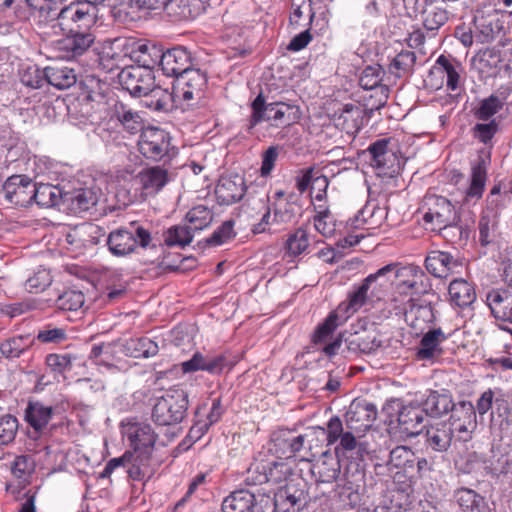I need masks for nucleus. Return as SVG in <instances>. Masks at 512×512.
Wrapping results in <instances>:
<instances>
[{"label":"nucleus","instance_id":"nucleus-36","mask_svg":"<svg viewBox=\"0 0 512 512\" xmlns=\"http://www.w3.org/2000/svg\"><path fill=\"white\" fill-rule=\"evenodd\" d=\"M35 455L33 459L29 455L17 456L12 466L13 474L18 478H24L30 475L34 471L35 464L37 463L41 468H48L52 465L56 457L50 450V455L46 456L44 452L41 453V459L39 453L32 452Z\"/></svg>","mask_w":512,"mask_h":512},{"label":"nucleus","instance_id":"nucleus-17","mask_svg":"<svg viewBox=\"0 0 512 512\" xmlns=\"http://www.w3.org/2000/svg\"><path fill=\"white\" fill-rule=\"evenodd\" d=\"M95 54L98 67L105 72L121 71L128 65V47L123 41L104 43Z\"/></svg>","mask_w":512,"mask_h":512},{"label":"nucleus","instance_id":"nucleus-47","mask_svg":"<svg viewBox=\"0 0 512 512\" xmlns=\"http://www.w3.org/2000/svg\"><path fill=\"white\" fill-rule=\"evenodd\" d=\"M212 220L213 212L204 205L193 207L185 216V222L194 232L207 228L212 223Z\"/></svg>","mask_w":512,"mask_h":512},{"label":"nucleus","instance_id":"nucleus-50","mask_svg":"<svg viewBox=\"0 0 512 512\" xmlns=\"http://www.w3.org/2000/svg\"><path fill=\"white\" fill-rule=\"evenodd\" d=\"M31 344L28 335L13 336L0 344V351L6 358H18Z\"/></svg>","mask_w":512,"mask_h":512},{"label":"nucleus","instance_id":"nucleus-20","mask_svg":"<svg viewBox=\"0 0 512 512\" xmlns=\"http://www.w3.org/2000/svg\"><path fill=\"white\" fill-rule=\"evenodd\" d=\"M268 485L271 490H277L288 484L302 482L296 473L295 459H278L265 465Z\"/></svg>","mask_w":512,"mask_h":512},{"label":"nucleus","instance_id":"nucleus-38","mask_svg":"<svg viewBox=\"0 0 512 512\" xmlns=\"http://www.w3.org/2000/svg\"><path fill=\"white\" fill-rule=\"evenodd\" d=\"M111 118L116 119L125 130L134 134L142 131V119L138 112L132 110L122 102L114 101Z\"/></svg>","mask_w":512,"mask_h":512},{"label":"nucleus","instance_id":"nucleus-42","mask_svg":"<svg viewBox=\"0 0 512 512\" xmlns=\"http://www.w3.org/2000/svg\"><path fill=\"white\" fill-rule=\"evenodd\" d=\"M448 291L451 302L459 307H467L476 299L474 287L462 278L453 280Z\"/></svg>","mask_w":512,"mask_h":512},{"label":"nucleus","instance_id":"nucleus-64","mask_svg":"<svg viewBox=\"0 0 512 512\" xmlns=\"http://www.w3.org/2000/svg\"><path fill=\"white\" fill-rule=\"evenodd\" d=\"M30 162L33 165V172L36 178L44 176L48 179H52L56 174L55 163L46 156H35L30 160Z\"/></svg>","mask_w":512,"mask_h":512},{"label":"nucleus","instance_id":"nucleus-41","mask_svg":"<svg viewBox=\"0 0 512 512\" xmlns=\"http://www.w3.org/2000/svg\"><path fill=\"white\" fill-rule=\"evenodd\" d=\"M124 343V356L149 358L158 353V345L148 337L131 338Z\"/></svg>","mask_w":512,"mask_h":512},{"label":"nucleus","instance_id":"nucleus-35","mask_svg":"<svg viewBox=\"0 0 512 512\" xmlns=\"http://www.w3.org/2000/svg\"><path fill=\"white\" fill-rule=\"evenodd\" d=\"M140 98L143 106L154 111H168L172 102L176 100L174 91L170 92L169 89L156 86L154 83L140 95Z\"/></svg>","mask_w":512,"mask_h":512},{"label":"nucleus","instance_id":"nucleus-4","mask_svg":"<svg viewBox=\"0 0 512 512\" xmlns=\"http://www.w3.org/2000/svg\"><path fill=\"white\" fill-rule=\"evenodd\" d=\"M378 277L377 271L369 274L362 284L349 294L348 301L341 303L335 311L330 313L325 322L322 323V344L326 342L325 336L328 333L332 332L337 326L344 323L368 301H371L369 296V287Z\"/></svg>","mask_w":512,"mask_h":512},{"label":"nucleus","instance_id":"nucleus-59","mask_svg":"<svg viewBox=\"0 0 512 512\" xmlns=\"http://www.w3.org/2000/svg\"><path fill=\"white\" fill-rule=\"evenodd\" d=\"M447 19L446 11L439 7L431 6L423 12V25L427 30H437Z\"/></svg>","mask_w":512,"mask_h":512},{"label":"nucleus","instance_id":"nucleus-53","mask_svg":"<svg viewBox=\"0 0 512 512\" xmlns=\"http://www.w3.org/2000/svg\"><path fill=\"white\" fill-rule=\"evenodd\" d=\"M85 302V296L81 291L67 290L56 299L55 305L63 311H77Z\"/></svg>","mask_w":512,"mask_h":512},{"label":"nucleus","instance_id":"nucleus-45","mask_svg":"<svg viewBox=\"0 0 512 512\" xmlns=\"http://www.w3.org/2000/svg\"><path fill=\"white\" fill-rule=\"evenodd\" d=\"M194 233V230L185 222L170 227L164 234V241L169 247H184L192 242Z\"/></svg>","mask_w":512,"mask_h":512},{"label":"nucleus","instance_id":"nucleus-40","mask_svg":"<svg viewBox=\"0 0 512 512\" xmlns=\"http://www.w3.org/2000/svg\"><path fill=\"white\" fill-rule=\"evenodd\" d=\"M421 407L425 411V418H427V416L439 417L453 411L455 405L450 395L431 391Z\"/></svg>","mask_w":512,"mask_h":512},{"label":"nucleus","instance_id":"nucleus-25","mask_svg":"<svg viewBox=\"0 0 512 512\" xmlns=\"http://www.w3.org/2000/svg\"><path fill=\"white\" fill-rule=\"evenodd\" d=\"M246 190L244 177L234 174L219 179L215 188V195L220 205H231L240 201Z\"/></svg>","mask_w":512,"mask_h":512},{"label":"nucleus","instance_id":"nucleus-6","mask_svg":"<svg viewBox=\"0 0 512 512\" xmlns=\"http://www.w3.org/2000/svg\"><path fill=\"white\" fill-rule=\"evenodd\" d=\"M152 240L151 233L137 223L112 230L107 237L108 249L114 256L124 257L135 252L137 247L147 248Z\"/></svg>","mask_w":512,"mask_h":512},{"label":"nucleus","instance_id":"nucleus-5","mask_svg":"<svg viewBox=\"0 0 512 512\" xmlns=\"http://www.w3.org/2000/svg\"><path fill=\"white\" fill-rule=\"evenodd\" d=\"M53 409L51 406H45L40 402H30L25 410V420L30 428L27 431L25 448L29 452L50 455V447L43 437V430L52 418Z\"/></svg>","mask_w":512,"mask_h":512},{"label":"nucleus","instance_id":"nucleus-23","mask_svg":"<svg viewBox=\"0 0 512 512\" xmlns=\"http://www.w3.org/2000/svg\"><path fill=\"white\" fill-rule=\"evenodd\" d=\"M304 443L305 436L295 434L292 431L281 430L273 434L270 451L278 459H294L296 453L304 446Z\"/></svg>","mask_w":512,"mask_h":512},{"label":"nucleus","instance_id":"nucleus-52","mask_svg":"<svg viewBox=\"0 0 512 512\" xmlns=\"http://www.w3.org/2000/svg\"><path fill=\"white\" fill-rule=\"evenodd\" d=\"M416 55L409 50L399 52L390 64V71L397 77H401L409 73L415 64Z\"/></svg>","mask_w":512,"mask_h":512},{"label":"nucleus","instance_id":"nucleus-54","mask_svg":"<svg viewBox=\"0 0 512 512\" xmlns=\"http://www.w3.org/2000/svg\"><path fill=\"white\" fill-rule=\"evenodd\" d=\"M308 246V233L303 229L296 230L286 241L287 254L291 257H296L302 254Z\"/></svg>","mask_w":512,"mask_h":512},{"label":"nucleus","instance_id":"nucleus-1","mask_svg":"<svg viewBox=\"0 0 512 512\" xmlns=\"http://www.w3.org/2000/svg\"><path fill=\"white\" fill-rule=\"evenodd\" d=\"M346 93L338 91L322 104V137L336 144L328 153L341 148L344 135L353 139L368 123V108L359 102L344 99Z\"/></svg>","mask_w":512,"mask_h":512},{"label":"nucleus","instance_id":"nucleus-63","mask_svg":"<svg viewBox=\"0 0 512 512\" xmlns=\"http://www.w3.org/2000/svg\"><path fill=\"white\" fill-rule=\"evenodd\" d=\"M170 5L179 9V16L185 19L196 17L202 10L201 0H172Z\"/></svg>","mask_w":512,"mask_h":512},{"label":"nucleus","instance_id":"nucleus-10","mask_svg":"<svg viewBox=\"0 0 512 512\" xmlns=\"http://www.w3.org/2000/svg\"><path fill=\"white\" fill-rule=\"evenodd\" d=\"M207 85L205 72L200 69L188 70L175 80L174 96L188 107L201 105L205 99Z\"/></svg>","mask_w":512,"mask_h":512},{"label":"nucleus","instance_id":"nucleus-19","mask_svg":"<svg viewBox=\"0 0 512 512\" xmlns=\"http://www.w3.org/2000/svg\"><path fill=\"white\" fill-rule=\"evenodd\" d=\"M118 80L124 90L134 97H140L153 85L154 76L149 69L127 65L118 73Z\"/></svg>","mask_w":512,"mask_h":512},{"label":"nucleus","instance_id":"nucleus-2","mask_svg":"<svg viewBox=\"0 0 512 512\" xmlns=\"http://www.w3.org/2000/svg\"><path fill=\"white\" fill-rule=\"evenodd\" d=\"M377 275L389 276L391 283H394L393 301L397 308L405 309V305L412 303L428 289L427 277L417 265L390 263L378 269Z\"/></svg>","mask_w":512,"mask_h":512},{"label":"nucleus","instance_id":"nucleus-7","mask_svg":"<svg viewBox=\"0 0 512 512\" xmlns=\"http://www.w3.org/2000/svg\"><path fill=\"white\" fill-rule=\"evenodd\" d=\"M384 410L390 415L396 413L400 437L416 436L425 427V411L420 403L393 399L386 404Z\"/></svg>","mask_w":512,"mask_h":512},{"label":"nucleus","instance_id":"nucleus-26","mask_svg":"<svg viewBox=\"0 0 512 512\" xmlns=\"http://www.w3.org/2000/svg\"><path fill=\"white\" fill-rule=\"evenodd\" d=\"M301 482L288 484L274 491V507L277 512H299L305 505Z\"/></svg>","mask_w":512,"mask_h":512},{"label":"nucleus","instance_id":"nucleus-15","mask_svg":"<svg viewBox=\"0 0 512 512\" xmlns=\"http://www.w3.org/2000/svg\"><path fill=\"white\" fill-rule=\"evenodd\" d=\"M171 146V137L168 132L158 127H146L142 130L138 148L140 153L153 161L162 160L168 155Z\"/></svg>","mask_w":512,"mask_h":512},{"label":"nucleus","instance_id":"nucleus-28","mask_svg":"<svg viewBox=\"0 0 512 512\" xmlns=\"http://www.w3.org/2000/svg\"><path fill=\"white\" fill-rule=\"evenodd\" d=\"M128 47V57L137 63V67L152 69L160 65L162 48L150 42H133Z\"/></svg>","mask_w":512,"mask_h":512},{"label":"nucleus","instance_id":"nucleus-55","mask_svg":"<svg viewBox=\"0 0 512 512\" xmlns=\"http://www.w3.org/2000/svg\"><path fill=\"white\" fill-rule=\"evenodd\" d=\"M313 17L312 6L310 0H293L292 12L289 20L292 25H300L302 18L310 23Z\"/></svg>","mask_w":512,"mask_h":512},{"label":"nucleus","instance_id":"nucleus-32","mask_svg":"<svg viewBox=\"0 0 512 512\" xmlns=\"http://www.w3.org/2000/svg\"><path fill=\"white\" fill-rule=\"evenodd\" d=\"M255 493L246 489L235 490L222 502L223 512H260Z\"/></svg>","mask_w":512,"mask_h":512},{"label":"nucleus","instance_id":"nucleus-33","mask_svg":"<svg viewBox=\"0 0 512 512\" xmlns=\"http://www.w3.org/2000/svg\"><path fill=\"white\" fill-rule=\"evenodd\" d=\"M447 334L441 328H429L422 336L417 349V358L431 360L442 354L441 345L447 340Z\"/></svg>","mask_w":512,"mask_h":512},{"label":"nucleus","instance_id":"nucleus-24","mask_svg":"<svg viewBox=\"0 0 512 512\" xmlns=\"http://www.w3.org/2000/svg\"><path fill=\"white\" fill-rule=\"evenodd\" d=\"M169 182V174L165 168L154 166L142 169L135 177L134 183L143 195L154 196Z\"/></svg>","mask_w":512,"mask_h":512},{"label":"nucleus","instance_id":"nucleus-39","mask_svg":"<svg viewBox=\"0 0 512 512\" xmlns=\"http://www.w3.org/2000/svg\"><path fill=\"white\" fill-rule=\"evenodd\" d=\"M386 217V212L383 208L373 203H367L355 216L350 220V225L353 228L359 229L364 226L368 228H376Z\"/></svg>","mask_w":512,"mask_h":512},{"label":"nucleus","instance_id":"nucleus-30","mask_svg":"<svg viewBox=\"0 0 512 512\" xmlns=\"http://www.w3.org/2000/svg\"><path fill=\"white\" fill-rule=\"evenodd\" d=\"M153 450L128 451L131 457L128 462V476L134 481H147L154 474L152 464Z\"/></svg>","mask_w":512,"mask_h":512},{"label":"nucleus","instance_id":"nucleus-18","mask_svg":"<svg viewBox=\"0 0 512 512\" xmlns=\"http://www.w3.org/2000/svg\"><path fill=\"white\" fill-rule=\"evenodd\" d=\"M122 435L135 451L153 450L157 439L150 424L134 420L122 422Z\"/></svg>","mask_w":512,"mask_h":512},{"label":"nucleus","instance_id":"nucleus-31","mask_svg":"<svg viewBox=\"0 0 512 512\" xmlns=\"http://www.w3.org/2000/svg\"><path fill=\"white\" fill-rule=\"evenodd\" d=\"M99 200L98 192L92 188L79 187L72 190L65 189L64 205L74 213L90 210Z\"/></svg>","mask_w":512,"mask_h":512},{"label":"nucleus","instance_id":"nucleus-21","mask_svg":"<svg viewBox=\"0 0 512 512\" xmlns=\"http://www.w3.org/2000/svg\"><path fill=\"white\" fill-rule=\"evenodd\" d=\"M159 67L164 75L177 79L186 73V71L193 69L191 68V54L183 46H177L165 52L163 51Z\"/></svg>","mask_w":512,"mask_h":512},{"label":"nucleus","instance_id":"nucleus-62","mask_svg":"<svg viewBox=\"0 0 512 512\" xmlns=\"http://www.w3.org/2000/svg\"><path fill=\"white\" fill-rule=\"evenodd\" d=\"M45 362L54 373L63 374L72 368V357L70 354L51 353L46 356Z\"/></svg>","mask_w":512,"mask_h":512},{"label":"nucleus","instance_id":"nucleus-44","mask_svg":"<svg viewBox=\"0 0 512 512\" xmlns=\"http://www.w3.org/2000/svg\"><path fill=\"white\" fill-rule=\"evenodd\" d=\"M81 86L83 95L88 100L97 103L104 101L106 92L109 90L108 83L93 74L86 75L81 80Z\"/></svg>","mask_w":512,"mask_h":512},{"label":"nucleus","instance_id":"nucleus-29","mask_svg":"<svg viewBox=\"0 0 512 512\" xmlns=\"http://www.w3.org/2000/svg\"><path fill=\"white\" fill-rule=\"evenodd\" d=\"M462 66L459 63L450 61L444 55H441L436 60V64L431 70L430 81L434 76H439L441 81L439 83H432L431 86L440 88L443 85V78L446 77V86L449 90L455 91L460 86V74Z\"/></svg>","mask_w":512,"mask_h":512},{"label":"nucleus","instance_id":"nucleus-58","mask_svg":"<svg viewBox=\"0 0 512 512\" xmlns=\"http://www.w3.org/2000/svg\"><path fill=\"white\" fill-rule=\"evenodd\" d=\"M487 304L494 316L501 319V315H504L511 302L506 292L493 290L487 294Z\"/></svg>","mask_w":512,"mask_h":512},{"label":"nucleus","instance_id":"nucleus-49","mask_svg":"<svg viewBox=\"0 0 512 512\" xmlns=\"http://www.w3.org/2000/svg\"><path fill=\"white\" fill-rule=\"evenodd\" d=\"M457 501L463 512H486L484 498L473 490H459L457 493Z\"/></svg>","mask_w":512,"mask_h":512},{"label":"nucleus","instance_id":"nucleus-3","mask_svg":"<svg viewBox=\"0 0 512 512\" xmlns=\"http://www.w3.org/2000/svg\"><path fill=\"white\" fill-rule=\"evenodd\" d=\"M188 405V393L183 388H170L162 396L155 399L152 408V420L160 426L181 423L186 416Z\"/></svg>","mask_w":512,"mask_h":512},{"label":"nucleus","instance_id":"nucleus-13","mask_svg":"<svg viewBox=\"0 0 512 512\" xmlns=\"http://www.w3.org/2000/svg\"><path fill=\"white\" fill-rule=\"evenodd\" d=\"M105 0H78L77 3L59 8L56 13L57 21L60 26H68L70 21L76 24L80 29H89L96 22V6L102 4Z\"/></svg>","mask_w":512,"mask_h":512},{"label":"nucleus","instance_id":"nucleus-61","mask_svg":"<svg viewBox=\"0 0 512 512\" xmlns=\"http://www.w3.org/2000/svg\"><path fill=\"white\" fill-rule=\"evenodd\" d=\"M382 70L379 66L366 67L359 79V84L364 90H372L381 86Z\"/></svg>","mask_w":512,"mask_h":512},{"label":"nucleus","instance_id":"nucleus-60","mask_svg":"<svg viewBox=\"0 0 512 512\" xmlns=\"http://www.w3.org/2000/svg\"><path fill=\"white\" fill-rule=\"evenodd\" d=\"M414 462V452L407 446H397L390 452L389 465L396 468H405L412 466Z\"/></svg>","mask_w":512,"mask_h":512},{"label":"nucleus","instance_id":"nucleus-22","mask_svg":"<svg viewBox=\"0 0 512 512\" xmlns=\"http://www.w3.org/2000/svg\"><path fill=\"white\" fill-rule=\"evenodd\" d=\"M425 267L429 273L438 278H446L460 274L464 263L443 251H433L425 259Z\"/></svg>","mask_w":512,"mask_h":512},{"label":"nucleus","instance_id":"nucleus-37","mask_svg":"<svg viewBox=\"0 0 512 512\" xmlns=\"http://www.w3.org/2000/svg\"><path fill=\"white\" fill-rule=\"evenodd\" d=\"M44 75L46 82L59 90L68 89L77 82L74 69L64 65L47 66Z\"/></svg>","mask_w":512,"mask_h":512},{"label":"nucleus","instance_id":"nucleus-43","mask_svg":"<svg viewBox=\"0 0 512 512\" xmlns=\"http://www.w3.org/2000/svg\"><path fill=\"white\" fill-rule=\"evenodd\" d=\"M426 444L429 448L437 452L446 451L453 440L449 427L442 422L436 427H431L426 433Z\"/></svg>","mask_w":512,"mask_h":512},{"label":"nucleus","instance_id":"nucleus-8","mask_svg":"<svg viewBox=\"0 0 512 512\" xmlns=\"http://www.w3.org/2000/svg\"><path fill=\"white\" fill-rule=\"evenodd\" d=\"M372 155L371 166L382 178H393L400 173L405 163L398 144L391 139H380L369 147Z\"/></svg>","mask_w":512,"mask_h":512},{"label":"nucleus","instance_id":"nucleus-56","mask_svg":"<svg viewBox=\"0 0 512 512\" xmlns=\"http://www.w3.org/2000/svg\"><path fill=\"white\" fill-rule=\"evenodd\" d=\"M235 236L234 222H223L210 237L206 238V244L212 247H217L225 244L228 240Z\"/></svg>","mask_w":512,"mask_h":512},{"label":"nucleus","instance_id":"nucleus-34","mask_svg":"<svg viewBox=\"0 0 512 512\" xmlns=\"http://www.w3.org/2000/svg\"><path fill=\"white\" fill-rule=\"evenodd\" d=\"M65 187L44 183L42 181L34 183L32 194V203L35 202L39 207L50 208L58 205H64Z\"/></svg>","mask_w":512,"mask_h":512},{"label":"nucleus","instance_id":"nucleus-51","mask_svg":"<svg viewBox=\"0 0 512 512\" xmlns=\"http://www.w3.org/2000/svg\"><path fill=\"white\" fill-rule=\"evenodd\" d=\"M52 283V276L47 268L39 266L25 282V288L30 293H40Z\"/></svg>","mask_w":512,"mask_h":512},{"label":"nucleus","instance_id":"nucleus-27","mask_svg":"<svg viewBox=\"0 0 512 512\" xmlns=\"http://www.w3.org/2000/svg\"><path fill=\"white\" fill-rule=\"evenodd\" d=\"M377 417L375 405L367 402L352 403L347 414L348 427L357 432H366L374 423Z\"/></svg>","mask_w":512,"mask_h":512},{"label":"nucleus","instance_id":"nucleus-9","mask_svg":"<svg viewBox=\"0 0 512 512\" xmlns=\"http://www.w3.org/2000/svg\"><path fill=\"white\" fill-rule=\"evenodd\" d=\"M422 220L426 230L441 231L455 224L458 216L455 207L448 199L431 195L424 200Z\"/></svg>","mask_w":512,"mask_h":512},{"label":"nucleus","instance_id":"nucleus-46","mask_svg":"<svg viewBox=\"0 0 512 512\" xmlns=\"http://www.w3.org/2000/svg\"><path fill=\"white\" fill-rule=\"evenodd\" d=\"M320 179L318 170L308 167L299 172L296 177V188L300 194L308 193L313 203L320 201V192L313 193V185Z\"/></svg>","mask_w":512,"mask_h":512},{"label":"nucleus","instance_id":"nucleus-14","mask_svg":"<svg viewBox=\"0 0 512 512\" xmlns=\"http://www.w3.org/2000/svg\"><path fill=\"white\" fill-rule=\"evenodd\" d=\"M74 25L75 28L69 27L70 34L55 42L54 47L59 58L74 60L90 52L89 48L95 40L94 35L87 32L88 29H80Z\"/></svg>","mask_w":512,"mask_h":512},{"label":"nucleus","instance_id":"nucleus-57","mask_svg":"<svg viewBox=\"0 0 512 512\" xmlns=\"http://www.w3.org/2000/svg\"><path fill=\"white\" fill-rule=\"evenodd\" d=\"M18 431V420L15 416L6 414L0 418V445L11 443Z\"/></svg>","mask_w":512,"mask_h":512},{"label":"nucleus","instance_id":"nucleus-11","mask_svg":"<svg viewBox=\"0 0 512 512\" xmlns=\"http://www.w3.org/2000/svg\"><path fill=\"white\" fill-rule=\"evenodd\" d=\"M252 114L250 126L267 121L271 125L279 127L289 125L295 117L291 116L294 106L284 102L266 103L264 96L260 93L251 104Z\"/></svg>","mask_w":512,"mask_h":512},{"label":"nucleus","instance_id":"nucleus-16","mask_svg":"<svg viewBox=\"0 0 512 512\" xmlns=\"http://www.w3.org/2000/svg\"><path fill=\"white\" fill-rule=\"evenodd\" d=\"M34 182L26 175H12L4 182L0 194L12 206L27 207L32 204Z\"/></svg>","mask_w":512,"mask_h":512},{"label":"nucleus","instance_id":"nucleus-12","mask_svg":"<svg viewBox=\"0 0 512 512\" xmlns=\"http://www.w3.org/2000/svg\"><path fill=\"white\" fill-rule=\"evenodd\" d=\"M451 435L455 442H468L477 428L475 406L470 401H461L455 405L448 422Z\"/></svg>","mask_w":512,"mask_h":512},{"label":"nucleus","instance_id":"nucleus-48","mask_svg":"<svg viewBox=\"0 0 512 512\" xmlns=\"http://www.w3.org/2000/svg\"><path fill=\"white\" fill-rule=\"evenodd\" d=\"M486 175L487 172L483 161L472 166L471 181L466 191V198L476 200L481 198L486 184Z\"/></svg>","mask_w":512,"mask_h":512}]
</instances>
